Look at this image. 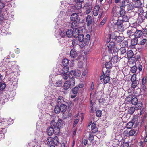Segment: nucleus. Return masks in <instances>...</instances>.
<instances>
[{"mask_svg":"<svg viewBox=\"0 0 147 147\" xmlns=\"http://www.w3.org/2000/svg\"><path fill=\"white\" fill-rule=\"evenodd\" d=\"M69 61L67 59H63L62 61L63 68L61 69V75L62 78L65 80H67L68 78V73L69 71Z\"/></svg>","mask_w":147,"mask_h":147,"instance_id":"obj_1","label":"nucleus"},{"mask_svg":"<svg viewBox=\"0 0 147 147\" xmlns=\"http://www.w3.org/2000/svg\"><path fill=\"white\" fill-rule=\"evenodd\" d=\"M55 123L54 121H51V123L50 127H48L47 129V132L48 135L51 136L54 133L56 134L59 133L60 130L57 126H55Z\"/></svg>","mask_w":147,"mask_h":147,"instance_id":"obj_2","label":"nucleus"},{"mask_svg":"<svg viewBox=\"0 0 147 147\" xmlns=\"http://www.w3.org/2000/svg\"><path fill=\"white\" fill-rule=\"evenodd\" d=\"M100 77V80H102L103 79L104 84H106L109 83L110 80L109 77L110 71L109 70L107 69L105 73L103 71Z\"/></svg>","mask_w":147,"mask_h":147,"instance_id":"obj_3","label":"nucleus"},{"mask_svg":"<svg viewBox=\"0 0 147 147\" xmlns=\"http://www.w3.org/2000/svg\"><path fill=\"white\" fill-rule=\"evenodd\" d=\"M75 84V81L74 79H69L65 81L63 85V89L65 90H68L70 87L74 86Z\"/></svg>","mask_w":147,"mask_h":147,"instance_id":"obj_4","label":"nucleus"},{"mask_svg":"<svg viewBox=\"0 0 147 147\" xmlns=\"http://www.w3.org/2000/svg\"><path fill=\"white\" fill-rule=\"evenodd\" d=\"M122 0V1L121 2V5L120 7V10L119 13L120 16L121 17H122L125 15L126 13V11L123 9L125 7V2H126L127 3H129L130 2V0Z\"/></svg>","mask_w":147,"mask_h":147,"instance_id":"obj_5","label":"nucleus"},{"mask_svg":"<svg viewBox=\"0 0 147 147\" xmlns=\"http://www.w3.org/2000/svg\"><path fill=\"white\" fill-rule=\"evenodd\" d=\"M52 121H54L55 126H57L59 130H60V128H62L65 125L64 121H62L60 118H58V119L56 123V122L54 120H52Z\"/></svg>","mask_w":147,"mask_h":147,"instance_id":"obj_6","label":"nucleus"},{"mask_svg":"<svg viewBox=\"0 0 147 147\" xmlns=\"http://www.w3.org/2000/svg\"><path fill=\"white\" fill-rule=\"evenodd\" d=\"M80 23V20L78 19V21H73L71 24V27L74 30H76L78 31V28L79 27V24Z\"/></svg>","mask_w":147,"mask_h":147,"instance_id":"obj_7","label":"nucleus"},{"mask_svg":"<svg viewBox=\"0 0 147 147\" xmlns=\"http://www.w3.org/2000/svg\"><path fill=\"white\" fill-rule=\"evenodd\" d=\"M100 10V6L99 4L96 5L94 7L93 11V15L97 16L98 14L99 10Z\"/></svg>","mask_w":147,"mask_h":147,"instance_id":"obj_8","label":"nucleus"},{"mask_svg":"<svg viewBox=\"0 0 147 147\" xmlns=\"http://www.w3.org/2000/svg\"><path fill=\"white\" fill-rule=\"evenodd\" d=\"M78 90L79 88L77 86L75 87L72 89L71 91L74 95L71 96V98H74L76 96Z\"/></svg>","mask_w":147,"mask_h":147,"instance_id":"obj_9","label":"nucleus"},{"mask_svg":"<svg viewBox=\"0 0 147 147\" xmlns=\"http://www.w3.org/2000/svg\"><path fill=\"white\" fill-rule=\"evenodd\" d=\"M134 6L131 3L126 5V11L128 13H130L133 11Z\"/></svg>","mask_w":147,"mask_h":147,"instance_id":"obj_10","label":"nucleus"},{"mask_svg":"<svg viewBox=\"0 0 147 147\" xmlns=\"http://www.w3.org/2000/svg\"><path fill=\"white\" fill-rule=\"evenodd\" d=\"M79 15L77 13H72L71 16L70 20L71 21H78Z\"/></svg>","mask_w":147,"mask_h":147,"instance_id":"obj_11","label":"nucleus"},{"mask_svg":"<svg viewBox=\"0 0 147 147\" xmlns=\"http://www.w3.org/2000/svg\"><path fill=\"white\" fill-rule=\"evenodd\" d=\"M138 132V130L136 129H131L128 133L129 136H136Z\"/></svg>","mask_w":147,"mask_h":147,"instance_id":"obj_12","label":"nucleus"},{"mask_svg":"<svg viewBox=\"0 0 147 147\" xmlns=\"http://www.w3.org/2000/svg\"><path fill=\"white\" fill-rule=\"evenodd\" d=\"M70 55L71 58L74 59L77 57L78 56V53L75 49L73 48L70 51Z\"/></svg>","mask_w":147,"mask_h":147,"instance_id":"obj_13","label":"nucleus"},{"mask_svg":"<svg viewBox=\"0 0 147 147\" xmlns=\"http://www.w3.org/2000/svg\"><path fill=\"white\" fill-rule=\"evenodd\" d=\"M147 82V77L146 76L143 77L142 80L141 86L143 90H145L146 87V84Z\"/></svg>","mask_w":147,"mask_h":147,"instance_id":"obj_14","label":"nucleus"},{"mask_svg":"<svg viewBox=\"0 0 147 147\" xmlns=\"http://www.w3.org/2000/svg\"><path fill=\"white\" fill-rule=\"evenodd\" d=\"M123 22V21L122 20L118 19L117 21L114 24L118 26L117 29L118 31L121 32L123 30V29H121V28H119V26H121Z\"/></svg>","mask_w":147,"mask_h":147,"instance_id":"obj_15","label":"nucleus"},{"mask_svg":"<svg viewBox=\"0 0 147 147\" xmlns=\"http://www.w3.org/2000/svg\"><path fill=\"white\" fill-rule=\"evenodd\" d=\"M86 21L87 22V26H89L91 25L92 22L93 21L92 19L91 16L89 15H87L86 17Z\"/></svg>","mask_w":147,"mask_h":147,"instance_id":"obj_16","label":"nucleus"},{"mask_svg":"<svg viewBox=\"0 0 147 147\" xmlns=\"http://www.w3.org/2000/svg\"><path fill=\"white\" fill-rule=\"evenodd\" d=\"M76 71H75L71 70L70 71L69 74H68V78L69 77V79H74L75 81L74 77L76 76Z\"/></svg>","mask_w":147,"mask_h":147,"instance_id":"obj_17","label":"nucleus"},{"mask_svg":"<svg viewBox=\"0 0 147 147\" xmlns=\"http://www.w3.org/2000/svg\"><path fill=\"white\" fill-rule=\"evenodd\" d=\"M57 103L58 105H64L65 104L66 102L64 101L63 97L61 96H59L58 98V99L57 100Z\"/></svg>","mask_w":147,"mask_h":147,"instance_id":"obj_18","label":"nucleus"},{"mask_svg":"<svg viewBox=\"0 0 147 147\" xmlns=\"http://www.w3.org/2000/svg\"><path fill=\"white\" fill-rule=\"evenodd\" d=\"M98 128L96 127V124L93 122L91 125V131L92 133H95L97 132Z\"/></svg>","mask_w":147,"mask_h":147,"instance_id":"obj_19","label":"nucleus"},{"mask_svg":"<svg viewBox=\"0 0 147 147\" xmlns=\"http://www.w3.org/2000/svg\"><path fill=\"white\" fill-rule=\"evenodd\" d=\"M115 42L114 41H111L110 42L107 46L108 48L109 52H111L112 49L115 46Z\"/></svg>","mask_w":147,"mask_h":147,"instance_id":"obj_20","label":"nucleus"},{"mask_svg":"<svg viewBox=\"0 0 147 147\" xmlns=\"http://www.w3.org/2000/svg\"><path fill=\"white\" fill-rule=\"evenodd\" d=\"M119 61V57L117 55H113L111 58V61L113 63H117Z\"/></svg>","mask_w":147,"mask_h":147,"instance_id":"obj_21","label":"nucleus"},{"mask_svg":"<svg viewBox=\"0 0 147 147\" xmlns=\"http://www.w3.org/2000/svg\"><path fill=\"white\" fill-rule=\"evenodd\" d=\"M6 76V72L5 71H0V81H3Z\"/></svg>","mask_w":147,"mask_h":147,"instance_id":"obj_22","label":"nucleus"},{"mask_svg":"<svg viewBox=\"0 0 147 147\" xmlns=\"http://www.w3.org/2000/svg\"><path fill=\"white\" fill-rule=\"evenodd\" d=\"M142 35V31L139 30L136 31L135 33V36L136 38H138L141 37Z\"/></svg>","mask_w":147,"mask_h":147,"instance_id":"obj_23","label":"nucleus"},{"mask_svg":"<svg viewBox=\"0 0 147 147\" xmlns=\"http://www.w3.org/2000/svg\"><path fill=\"white\" fill-rule=\"evenodd\" d=\"M126 54L128 58H132L134 55L133 51L131 49L127 51Z\"/></svg>","mask_w":147,"mask_h":147,"instance_id":"obj_24","label":"nucleus"},{"mask_svg":"<svg viewBox=\"0 0 147 147\" xmlns=\"http://www.w3.org/2000/svg\"><path fill=\"white\" fill-rule=\"evenodd\" d=\"M123 38L120 36H118L116 38V39L115 41V43L117 45H120L122 41Z\"/></svg>","mask_w":147,"mask_h":147,"instance_id":"obj_25","label":"nucleus"},{"mask_svg":"<svg viewBox=\"0 0 147 147\" xmlns=\"http://www.w3.org/2000/svg\"><path fill=\"white\" fill-rule=\"evenodd\" d=\"M78 40L80 42H84V35L82 34H79L78 36Z\"/></svg>","mask_w":147,"mask_h":147,"instance_id":"obj_26","label":"nucleus"},{"mask_svg":"<svg viewBox=\"0 0 147 147\" xmlns=\"http://www.w3.org/2000/svg\"><path fill=\"white\" fill-rule=\"evenodd\" d=\"M61 109V112H66L67 106L65 104L64 105H61L59 107Z\"/></svg>","mask_w":147,"mask_h":147,"instance_id":"obj_27","label":"nucleus"},{"mask_svg":"<svg viewBox=\"0 0 147 147\" xmlns=\"http://www.w3.org/2000/svg\"><path fill=\"white\" fill-rule=\"evenodd\" d=\"M72 36H73L74 38H77L78 36V35L79 34V30L78 29V31L77 30H74L72 31Z\"/></svg>","mask_w":147,"mask_h":147,"instance_id":"obj_28","label":"nucleus"},{"mask_svg":"<svg viewBox=\"0 0 147 147\" xmlns=\"http://www.w3.org/2000/svg\"><path fill=\"white\" fill-rule=\"evenodd\" d=\"M59 142L58 138L56 136H55L53 138L52 145H55L57 146L59 144Z\"/></svg>","mask_w":147,"mask_h":147,"instance_id":"obj_29","label":"nucleus"},{"mask_svg":"<svg viewBox=\"0 0 147 147\" xmlns=\"http://www.w3.org/2000/svg\"><path fill=\"white\" fill-rule=\"evenodd\" d=\"M90 40V35L89 34H87L86 36L85 40L84 42V44L86 45L88 44Z\"/></svg>","mask_w":147,"mask_h":147,"instance_id":"obj_30","label":"nucleus"},{"mask_svg":"<svg viewBox=\"0 0 147 147\" xmlns=\"http://www.w3.org/2000/svg\"><path fill=\"white\" fill-rule=\"evenodd\" d=\"M76 3L75 4L74 7L75 9H81L82 7V3L78 2H75Z\"/></svg>","mask_w":147,"mask_h":147,"instance_id":"obj_31","label":"nucleus"},{"mask_svg":"<svg viewBox=\"0 0 147 147\" xmlns=\"http://www.w3.org/2000/svg\"><path fill=\"white\" fill-rule=\"evenodd\" d=\"M53 140V138L51 137H49L47 139V142L48 145L51 146L52 145V142Z\"/></svg>","mask_w":147,"mask_h":147,"instance_id":"obj_32","label":"nucleus"},{"mask_svg":"<svg viewBox=\"0 0 147 147\" xmlns=\"http://www.w3.org/2000/svg\"><path fill=\"white\" fill-rule=\"evenodd\" d=\"M72 31L68 29L66 31V35L68 37L70 38L72 36Z\"/></svg>","mask_w":147,"mask_h":147,"instance_id":"obj_33","label":"nucleus"},{"mask_svg":"<svg viewBox=\"0 0 147 147\" xmlns=\"http://www.w3.org/2000/svg\"><path fill=\"white\" fill-rule=\"evenodd\" d=\"M119 52L121 55H123L126 53L127 50L125 47H121L119 50Z\"/></svg>","mask_w":147,"mask_h":147,"instance_id":"obj_34","label":"nucleus"},{"mask_svg":"<svg viewBox=\"0 0 147 147\" xmlns=\"http://www.w3.org/2000/svg\"><path fill=\"white\" fill-rule=\"evenodd\" d=\"M135 3L134 7L136 8H138L141 7L142 5V3L140 0H138L137 1H136Z\"/></svg>","mask_w":147,"mask_h":147,"instance_id":"obj_35","label":"nucleus"},{"mask_svg":"<svg viewBox=\"0 0 147 147\" xmlns=\"http://www.w3.org/2000/svg\"><path fill=\"white\" fill-rule=\"evenodd\" d=\"M119 48L117 46H115L112 49L111 52H109L112 54L117 53L119 51Z\"/></svg>","mask_w":147,"mask_h":147,"instance_id":"obj_36","label":"nucleus"},{"mask_svg":"<svg viewBox=\"0 0 147 147\" xmlns=\"http://www.w3.org/2000/svg\"><path fill=\"white\" fill-rule=\"evenodd\" d=\"M140 89L139 88L137 89V91L134 90L133 93L134 96L136 97L138 96L140 94Z\"/></svg>","mask_w":147,"mask_h":147,"instance_id":"obj_37","label":"nucleus"},{"mask_svg":"<svg viewBox=\"0 0 147 147\" xmlns=\"http://www.w3.org/2000/svg\"><path fill=\"white\" fill-rule=\"evenodd\" d=\"M54 112L55 113L58 114L61 112V109L60 108L59 106H56L54 108Z\"/></svg>","mask_w":147,"mask_h":147,"instance_id":"obj_38","label":"nucleus"},{"mask_svg":"<svg viewBox=\"0 0 147 147\" xmlns=\"http://www.w3.org/2000/svg\"><path fill=\"white\" fill-rule=\"evenodd\" d=\"M92 133L91 132H89L88 140L91 142H93L94 140V136Z\"/></svg>","mask_w":147,"mask_h":147,"instance_id":"obj_39","label":"nucleus"},{"mask_svg":"<svg viewBox=\"0 0 147 147\" xmlns=\"http://www.w3.org/2000/svg\"><path fill=\"white\" fill-rule=\"evenodd\" d=\"M136 105V107L138 109H141L142 105L143 104L141 102L138 101V102L135 105Z\"/></svg>","mask_w":147,"mask_h":147,"instance_id":"obj_40","label":"nucleus"},{"mask_svg":"<svg viewBox=\"0 0 147 147\" xmlns=\"http://www.w3.org/2000/svg\"><path fill=\"white\" fill-rule=\"evenodd\" d=\"M80 42L79 40L76 38L74 39L72 41V44L73 46H75L77 45H79Z\"/></svg>","mask_w":147,"mask_h":147,"instance_id":"obj_41","label":"nucleus"},{"mask_svg":"<svg viewBox=\"0 0 147 147\" xmlns=\"http://www.w3.org/2000/svg\"><path fill=\"white\" fill-rule=\"evenodd\" d=\"M140 56L139 55H135L134 57H133L132 59V60H133L132 63H135L138 60L140 59Z\"/></svg>","mask_w":147,"mask_h":147,"instance_id":"obj_42","label":"nucleus"},{"mask_svg":"<svg viewBox=\"0 0 147 147\" xmlns=\"http://www.w3.org/2000/svg\"><path fill=\"white\" fill-rule=\"evenodd\" d=\"M112 63L111 62L109 61L108 62H106L105 66L107 69H110L112 68Z\"/></svg>","mask_w":147,"mask_h":147,"instance_id":"obj_43","label":"nucleus"},{"mask_svg":"<svg viewBox=\"0 0 147 147\" xmlns=\"http://www.w3.org/2000/svg\"><path fill=\"white\" fill-rule=\"evenodd\" d=\"M138 116L137 115H134L132 117V121L133 122H137L138 121Z\"/></svg>","mask_w":147,"mask_h":147,"instance_id":"obj_44","label":"nucleus"},{"mask_svg":"<svg viewBox=\"0 0 147 147\" xmlns=\"http://www.w3.org/2000/svg\"><path fill=\"white\" fill-rule=\"evenodd\" d=\"M135 110V109L134 107H131L128 111V113L130 115H132L134 112Z\"/></svg>","mask_w":147,"mask_h":147,"instance_id":"obj_45","label":"nucleus"},{"mask_svg":"<svg viewBox=\"0 0 147 147\" xmlns=\"http://www.w3.org/2000/svg\"><path fill=\"white\" fill-rule=\"evenodd\" d=\"M78 115H76L75 117V119L74 121V127H75L76 124L78 123L79 121V119L78 118Z\"/></svg>","mask_w":147,"mask_h":147,"instance_id":"obj_46","label":"nucleus"},{"mask_svg":"<svg viewBox=\"0 0 147 147\" xmlns=\"http://www.w3.org/2000/svg\"><path fill=\"white\" fill-rule=\"evenodd\" d=\"M137 69V67L136 66L134 65L131 67L130 70L132 73L135 74L136 72Z\"/></svg>","mask_w":147,"mask_h":147,"instance_id":"obj_47","label":"nucleus"},{"mask_svg":"<svg viewBox=\"0 0 147 147\" xmlns=\"http://www.w3.org/2000/svg\"><path fill=\"white\" fill-rule=\"evenodd\" d=\"M131 103L134 105H135V104H136V103L138 102V99L136 97H135L133 98L132 97L131 100Z\"/></svg>","mask_w":147,"mask_h":147,"instance_id":"obj_48","label":"nucleus"},{"mask_svg":"<svg viewBox=\"0 0 147 147\" xmlns=\"http://www.w3.org/2000/svg\"><path fill=\"white\" fill-rule=\"evenodd\" d=\"M144 20V18L142 16H139L138 19L137 21L138 23H141Z\"/></svg>","mask_w":147,"mask_h":147,"instance_id":"obj_49","label":"nucleus"},{"mask_svg":"<svg viewBox=\"0 0 147 147\" xmlns=\"http://www.w3.org/2000/svg\"><path fill=\"white\" fill-rule=\"evenodd\" d=\"M6 86V84L5 83L0 82V90H3L5 88Z\"/></svg>","mask_w":147,"mask_h":147,"instance_id":"obj_50","label":"nucleus"},{"mask_svg":"<svg viewBox=\"0 0 147 147\" xmlns=\"http://www.w3.org/2000/svg\"><path fill=\"white\" fill-rule=\"evenodd\" d=\"M61 33L60 35L61 37L63 38H64L65 36L66 35V31L65 30H61Z\"/></svg>","mask_w":147,"mask_h":147,"instance_id":"obj_51","label":"nucleus"},{"mask_svg":"<svg viewBox=\"0 0 147 147\" xmlns=\"http://www.w3.org/2000/svg\"><path fill=\"white\" fill-rule=\"evenodd\" d=\"M134 125L133 121H130L128 122L127 125V127L128 129H131L133 127Z\"/></svg>","mask_w":147,"mask_h":147,"instance_id":"obj_52","label":"nucleus"},{"mask_svg":"<svg viewBox=\"0 0 147 147\" xmlns=\"http://www.w3.org/2000/svg\"><path fill=\"white\" fill-rule=\"evenodd\" d=\"M136 38L132 39L131 41V45L132 46H134L136 45L138 42V39Z\"/></svg>","mask_w":147,"mask_h":147,"instance_id":"obj_53","label":"nucleus"},{"mask_svg":"<svg viewBox=\"0 0 147 147\" xmlns=\"http://www.w3.org/2000/svg\"><path fill=\"white\" fill-rule=\"evenodd\" d=\"M122 20L123 21V22H128L129 20V17L128 16L126 15H124L122 17Z\"/></svg>","mask_w":147,"mask_h":147,"instance_id":"obj_54","label":"nucleus"},{"mask_svg":"<svg viewBox=\"0 0 147 147\" xmlns=\"http://www.w3.org/2000/svg\"><path fill=\"white\" fill-rule=\"evenodd\" d=\"M62 84V81L60 80H59L56 82L55 83V86L57 87L60 86Z\"/></svg>","mask_w":147,"mask_h":147,"instance_id":"obj_55","label":"nucleus"},{"mask_svg":"<svg viewBox=\"0 0 147 147\" xmlns=\"http://www.w3.org/2000/svg\"><path fill=\"white\" fill-rule=\"evenodd\" d=\"M132 30H128L127 32V34L128 37H130L133 34L134 32H133Z\"/></svg>","mask_w":147,"mask_h":147,"instance_id":"obj_56","label":"nucleus"},{"mask_svg":"<svg viewBox=\"0 0 147 147\" xmlns=\"http://www.w3.org/2000/svg\"><path fill=\"white\" fill-rule=\"evenodd\" d=\"M121 46L123 47H127L128 46V42L127 40H124L122 42Z\"/></svg>","mask_w":147,"mask_h":147,"instance_id":"obj_57","label":"nucleus"},{"mask_svg":"<svg viewBox=\"0 0 147 147\" xmlns=\"http://www.w3.org/2000/svg\"><path fill=\"white\" fill-rule=\"evenodd\" d=\"M90 107L91 108V111L92 112L93 111L94 108V103L92 102L91 100L90 101Z\"/></svg>","mask_w":147,"mask_h":147,"instance_id":"obj_58","label":"nucleus"},{"mask_svg":"<svg viewBox=\"0 0 147 147\" xmlns=\"http://www.w3.org/2000/svg\"><path fill=\"white\" fill-rule=\"evenodd\" d=\"M96 115L97 117H100L102 115V111L101 110H98L96 112Z\"/></svg>","mask_w":147,"mask_h":147,"instance_id":"obj_59","label":"nucleus"},{"mask_svg":"<svg viewBox=\"0 0 147 147\" xmlns=\"http://www.w3.org/2000/svg\"><path fill=\"white\" fill-rule=\"evenodd\" d=\"M107 17L105 16L100 23V25H103L107 20Z\"/></svg>","mask_w":147,"mask_h":147,"instance_id":"obj_60","label":"nucleus"},{"mask_svg":"<svg viewBox=\"0 0 147 147\" xmlns=\"http://www.w3.org/2000/svg\"><path fill=\"white\" fill-rule=\"evenodd\" d=\"M136 74H133L131 76V80L132 82L136 81Z\"/></svg>","mask_w":147,"mask_h":147,"instance_id":"obj_61","label":"nucleus"},{"mask_svg":"<svg viewBox=\"0 0 147 147\" xmlns=\"http://www.w3.org/2000/svg\"><path fill=\"white\" fill-rule=\"evenodd\" d=\"M132 82L131 87L134 89L137 85V83L136 81H133Z\"/></svg>","mask_w":147,"mask_h":147,"instance_id":"obj_62","label":"nucleus"},{"mask_svg":"<svg viewBox=\"0 0 147 147\" xmlns=\"http://www.w3.org/2000/svg\"><path fill=\"white\" fill-rule=\"evenodd\" d=\"M117 36H116L115 35V34H113L112 35H111V38L112 40V41H114L115 42L116 40V38L117 37Z\"/></svg>","mask_w":147,"mask_h":147,"instance_id":"obj_63","label":"nucleus"},{"mask_svg":"<svg viewBox=\"0 0 147 147\" xmlns=\"http://www.w3.org/2000/svg\"><path fill=\"white\" fill-rule=\"evenodd\" d=\"M62 113V117L63 119H65L66 118L69 117V116H68V115H67L66 114V113H65V112Z\"/></svg>","mask_w":147,"mask_h":147,"instance_id":"obj_64","label":"nucleus"}]
</instances>
